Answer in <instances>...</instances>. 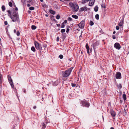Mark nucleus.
I'll use <instances>...</instances> for the list:
<instances>
[{
  "instance_id": "f257e3e1",
  "label": "nucleus",
  "mask_w": 129,
  "mask_h": 129,
  "mask_svg": "<svg viewBox=\"0 0 129 129\" xmlns=\"http://www.w3.org/2000/svg\"><path fill=\"white\" fill-rule=\"evenodd\" d=\"M10 18L13 22H17L19 24L20 23V20L18 15L14 10L12 11V15Z\"/></svg>"
},
{
  "instance_id": "f03ea898",
  "label": "nucleus",
  "mask_w": 129,
  "mask_h": 129,
  "mask_svg": "<svg viewBox=\"0 0 129 129\" xmlns=\"http://www.w3.org/2000/svg\"><path fill=\"white\" fill-rule=\"evenodd\" d=\"M73 68L71 67L64 72H62V76L64 77H67L69 76L72 71Z\"/></svg>"
},
{
  "instance_id": "7ed1b4c3",
  "label": "nucleus",
  "mask_w": 129,
  "mask_h": 129,
  "mask_svg": "<svg viewBox=\"0 0 129 129\" xmlns=\"http://www.w3.org/2000/svg\"><path fill=\"white\" fill-rule=\"evenodd\" d=\"M34 43L36 48L39 51L41 52L42 49V47L40 44L37 41H35L34 42Z\"/></svg>"
},
{
  "instance_id": "20e7f679",
  "label": "nucleus",
  "mask_w": 129,
  "mask_h": 129,
  "mask_svg": "<svg viewBox=\"0 0 129 129\" xmlns=\"http://www.w3.org/2000/svg\"><path fill=\"white\" fill-rule=\"evenodd\" d=\"M8 81L9 82L10 84L11 85L13 89L14 88V86L12 81V80L11 79V76L9 75H8Z\"/></svg>"
},
{
  "instance_id": "39448f33",
  "label": "nucleus",
  "mask_w": 129,
  "mask_h": 129,
  "mask_svg": "<svg viewBox=\"0 0 129 129\" xmlns=\"http://www.w3.org/2000/svg\"><path fill=\"white\" fill-rule=\"evenodd\" d=\"M85 24V21L84 20H83L78 24V26L80 28L82 29L84 28Z\"/></svg>"
},
{
  "instance_id": "423d86ee",
  "label": "nucleus",
  "mask_w": 129,
  "mask_h": 129,
  "mask_svg": "<svg viewBox=\"0 0 129 129\" xmlns=\"http://www.w3.org/2000/svg\"><path fill=\"white\" fill-rule=\"evenodd\" d=\"M81 102L82 104V105L84 107H88L90 105L89 103L87 102L86 101H82Z\"/></svg>"
},
{
  "instance_id": "0eeeda50",
  "label": "nucleus",
  "mask_w": 129,
  "mask_h": 129,
  "mask_svg": "<svg viewBox=\"0 0 129 129\" xmlns=\"http://www.w3.org/2000/svg\"><path fill=\"white\" fill-rule=\"evenodd\" d=\"M110 113L113 119H115V116L116 115V113L112 109H110Z\"/></svg>"
},
{
  "instance_id": "6e6552de",
  "label": "nucleus",
  "mask_w": 129,
  "mask_h": 129,
  "mask_svg": "<svg viewBox=\"0 0 129 129\" xmlns=\"http://www.w3.org/2000/svg\"><path fill=\"white\" fill-rule=\"evenodd\" d=\"M114 47L115 48L118 50H119L121 48L120 44L117 42L115 43L114 45Z\"/></svg>"
},
{
  "instance_id": "1a4fd4ad",
  "label": "nucleus",
  "mask_w": 129,
  "mask_h": 129,
  "mask_svg": "<svg viewBox=\"0 0 129 129\" xmlns=\"http://www.w3.org/2000/svg\"><path fill=\"white\" fill-rule=\"evenodd\" d=\"M116 78L118 79H120L121 78V73L119 72H117L116 73Z\"/></svg>"
},
{
  "instance_id": "9d476101",
  "label": "nucleus",
  "mask_w": 129,
  "mask_h": 129,
  "mask_svg": "<svg viewBox=\"0 0 129 129\" xmlns=\"http://www.w3.org/2000/svg\"><path fill=\"white\" fill-rule=\"evenodd\" d=\"M75 12L77 11L79 9V6L77 4H75L73 7Z\"/></svg>"
},
{
  "instance_id": "9b49d317",
  "label": "nucleus",
  "mask_w": 129,
  "mask_h": 129,
  "mask_svg": "<svg viewBox=\"0 0 129 129\" xmlns=\"http://www.w3.org/2000/svg\"><path fill=\"white\" fill-rule=\"evenodd\" d=\"M95 0H91L89 2V3L88 4V5L90 6H92L95 2Z\"/></svg>"
},
{
  "instance_id": "f8f14e48",
  "label": "nucleus",
  "mask_w": 129,
  "mask_h": 129,
  "mask_svg": "<svg viewBox=\"0 0 129 129\" xmlns=\"http://www.w3.org/2000/svg\"><path fill=\"white\" fill-rule=\"evenodd\" d=\"M123 18H122L120 21V22L118 24V25L120 26H122L123 24Z\"/></svg>"
},
{
  "instance_id": "ddd939ff",
  "label": "nucleus",
  "mask_w": 129,
  "mask_h": 129,
  "mask_svg": "<svg viewBox=\"0 0 129 129\" xmlns=\"http://www.w3.org/2000/svg\"><path fill=\"white\" fill-rule=\"evenodd\" d=\"M87 7H83L80 8V11H87Z\"/></svg>"
},
{
  "instance_id": "4468645a",
  "label": "nucleus",
  "mask_w": 129,
  "mask_h": 129,
  "mask_svg": "<svg viewBox=\"0 0 129 129\" xmlns=\"http://www.w3.org/2000/svg\"><path fill=\"white\" fill-rule=\"evenodd\" d=\"M47 123V122H43L42 123V129H44V128L46 127Z\"/></svg>"
},
{
  "instance_id": "2eb2a0df",
  "label": "nucleus",
  "mask_w": 129,
  "mask_h": 129,
  "mask_svg": "<svg viewBox=\"0 0 129 129\" xmlns=\"http://www.w3.org/2000/svg\"><path fill=\"white\" fill-rule=\"evenodd\" d=\"M85 47L87 50V53L88 54H89V47L88 44H86Z\"/></svg>"
},
{
  "instance_id": "dca6fc26",
  "label": "nucleus",
  "mask_w": 129,
  "mask_h": 129,
  "mask_svg": "<svg viewBox=\"0 0 129 129\" xmlns=\"http://www.w3.org/2000/svg\"><path fill=\"white\" fill-rule=\"evenodd\" d=\"M72 17L74 18L75 19H78V16L75 15H73L72 16Z\"/></svg>"
},
{
  "instance_id": "f3484780",
  "label": "nucleus",
  "mask_w": 129,
  "mask_h": 129,
  "mask_svg": "<svg viewBox=\"0 0 129 129\" xmlns=\"http://www.w3.org/2000/svg\"><path fill=\"white\" fill-rule=\"evenodd\" d=\"M49 12L50 13L53 15H54L55 14V11L53 10H49Z\"/></svg>"
},
{
  "instance_id": "a211bd4d",
  "label": "nucleus",
  "mask_w": 129,
  "mask_h": 129,
  "mask_svg": "<svg viewBox=\"0 0 129 129\" xmlns=\"http://www.w3.org/2000/svg\"><path fill=\"white\" fill-rule=\"evenodd\" d=\"M90 0H82V4H84L86 3L89 1Z\"/></svg>"
},
{
  "instance_id": "6ab92c4d",
  "label": "nucleus",
  "mask_w": 129,
  "mask_h": 129,
  "mask_svg": "<svg viewBox=\"0 0 129 129\" xmlns=\"http://www.w3.org/2000/svg\"><path fill=\"white\" fill-rule=\"evenodd\" d=\"M98 10V7L97 6H96L94 8V10L95 12H97Z\"/></svg>"
},
{
  "instance_id": "aec40b11",
  "label": "nucleus",
  "mask_w": 129,
  "mask_h": 129,
  "mask_svg": "<svg viewBox=\"0 0 129 129\" xmlns=\"http://www.w3.org/2000/svg\"><path fill=\"white\" fill-rule=\"evenodd\" d=\"M75 4L72 3H70L69 4V5L72 7H73Z\"/></svg>"
},
{
  "instance_id": "412c9836",
  "label": "nucleus",
  "mask_w": 129,
  "mask_h": 129,
  "mask_svg": "<svg viewBox=\"0 0 129 129\" xmlns=\"http://www.w3.org/2000/svg\"><path fill=\"white\" fill-rule=\"evenodd\" d=\"M31 50L34 52H35L36 51V49L34 46H32L31 47Z\"/></svg>"
},
{
  "instance_id": "4be33fe9",
  "label": "nucleus",
  "mask_w": 129,
  "mask_h": 129,
  "mask_svg": "<svg viewBox=\"0 0 129 129\" xmlns=\"http://www.w3.org/2000/svg\"><path fill=\"white\" fill-rule=\"evenodd\" d=\"M43 47H44L46 48L47 47V43L46 42H44V43Z\"/></svg>"
},
{
  "instance_id": "5701e85b",
  "label": "nucleus",
  "mask_w": 129,
  "mask_h": 129,
  "mask_svg": "<svg viewBox=\"0 0 129 129\" xmlns=\"http://www.w3.org/2000/svg\"><path fill=\"white\" fill-rule=\"evenodd\" d=\"M95 18L97 20H98L99 19V15L98 14H97L95 15Z\"/></svg>"
},
{
  "instance_id": "b1692460",
  "label": "nucleus",
  "mask_w": 129,
  "mask_h": 129,
  "mask_svg": "<svg viewBox=\"0 0 129 129\" xmlns=\"http://www.w3.org/2000/svg\"><path fill=\"white\" fill-rule=\"evenodd\" d=\"M123 97L124 100L125 101L126 99V96L125 93L123 94Z\"/></svg>"
},
{
  "instance_id": "393cba45",
  "label": "nucleus",
  "mask_w": 129,
  "mask_h": 129,
  "mask_svg": "<svg viewBox=\"0 0 129 129\" xmlns=\"http://www.w3.org/2000/svg\"><path fill=\"white\" fill-rule=\"evenodd\" d=\"M31 29H35L36 28V27L34 25H32L31 26Z\"/></svg>"
},
{
  "instance_id": "a878e982",
  "label": "nucleus",
  "mask_w": 129,
  "mask_h": 129,
  "mask_svg": "<svg viewBox=\"0 0 129 129\" xmlns=\"http://www.w3.org/2000/svg\"><path fill=\"white\" fill-rule=\"evenodd\" d=\"M7 12L8 13V15L9 16H10V17L11 16V11L10 10H8L7 11Z\"/></svg>"
},
{
  "instance_id": "bb28decb",
  "label": "nucleus",
  "mask_w": 129,
  "mask_h": 129,
  "mask_svg": "<svg viewBox=\"0 0 129 129\" xmlns=\"http://www.w3.org/2000/svg\"><path fill=\"white\" fill-rule=\"evenodd\" d=\"M2 9L3 11H4L5 9V8L4 6H2Z\"/></svg>"
},
{
  "instance_id": "cd10ccee",
  "label": "nucleus",
  "mask_w": 129,
  "mask_h": 129,
  "mask_svg": "<svg viewBox=\"0 0 129 129\" xmlns=\"http://www.w3.org/2000/svg\"><path fill=\"white\" fill-rule=\"evenodd\" d=\"M89 24L91 26L93 25L94 24V23L92 21H90V22Z\"/></svg>"
},
{
  "instance_id": "c85d7f7f",
  "label": "nucleus",
  "mask_w": 129,
  "mask_h": 129,
  "mask_svg": "<svg viewBox=\"0 0 129 129\" xmlns=\"http://www.w3.org/2000/svg\"><path fill=\"white\" fill-rule=\"evenodd\" d=\"M2 77H1V78H0V86L2 85Z\"/></svg>"
},
{
  "instance_id": "c756f323",
  "label": "nucleus",
  "mask_w": 129,
  "mask_h": 129,
  "mask_svg": "<svg viewBox=\"0 0 129 129\" xmlns=\"http://www.w3.org/2000/svg\"><path fill=\"white\" fill-rule=\"evenodd\" d=\"M67 19L68 21H72L73 20L70 17H68V18Z\"/></svg>"
},
{
  "instance_id": "7c9ffc66",
  "label": "nucleus",
  "mask_w": 129,
  "mask_h": 129,
  "mask_svg": "<svg viewBox=\"0 0 129 129\" xmlns=\"http://www.w3.org/2000/svg\"><path fill=\"white\" fill-rule=\"evenodd\" d=\"M29 9L30 10H33L35 8L34 7H29Z\"/></svg>"
},
{
  "instance_id": "2f4dec72",
  "label": "nucleus",
  "mask_w": 129,
  "mask_h": 129,
  "mask_svg": "<svg viewBox=\"0 0 129 129\" xmlns=\"http://www.w3.org/2000/svg\"><path fill=\"white\" fill-rule=\"evenodd\" d=\"M9 6L10 7H12V3L10 2L9 3Z\"/></svg>"
},
{
  "instance_id": "473e14b6",
  "label": "nucleus",
  "mask_w": 129,
  "mask_h": 129,
  "mask_svg": "<svg viewBox=\"0 0 129 129\" xmlns=\"http://www.w3.org/2000/svg\"><path fill=\"white\" fill-rule=\"evenodd\" d=\"M126 111L125 109H124L123 112V114L124 115H126Z\"/></svg>"
},
{
  "instance_id": "72a5a7b5",
  "label": "nucleus",
  "mask_w": 129,
  "mask_h": 129,
  "mask_svg": "<svg viewBox=\"0 0 129 129\" xmlns=\"http://www.w3.org/2000/svg\"><path fill=\"white\" fill-rule=\"evenodd\" d=\"M60 17V16L58 14L56 16V18L57 19H59Z\"/></svg>"
},
{
  "instance_id": "f704fd0d",
  "label": "nucleus",
  "mask_w": 129,
  "mask_h": 129,
  "mask_svg": "<svg viewBox=\"0 0 129 129\" xmlns=\"http://www.w3.org/2000/svg\"><path fill=\"white\" fill-rule=\"evenodd\" d=\"M71 85L72 87H75L76 86V84L75 83H71Z\"/></svg>"
},
{
  "instance_id": "c9c22d12",
  "label": "nucleus",
  "mask_w": 129,
  "mask_h": 129,
  "mask_svg": "<svg viewBox=\"0 0 129 129\" xmlns=\"http://www.w3.org/2000/svg\"><path fill=\"white\" fill-rule=\"evenodd\" d=\"M64 24L63 23V22L62 23L61 25V28H63L65 26V25H64Z\"/></svg>"
},
{
  "instance_id": "e433bc0d",
  "label": "nucleus",
  "mask_w": 129,
  "mask_h": 129,
  "mask_svg": "<svg viewBox=\"0 0 129 129\" xmlns=\"http://www.w3.org/2000/svg\"><path fill=\"white\" fill-rule=\"evenodd\" d=\"M65 31V29H61V33L64 32Z\"/></svg>"
},
{
  "instance_id": "4c0bfd02",
  "label": "nucleus",
  "mask_w": 129,
  "mask_h": 129,
  "mask_svg": "<svg viewBox=\"0 0 129 129\" xmlns=\"http://www.w3.org/2000/svg\"><path fill=\"white\" fill-rule=\"evenodd\" d=\"M59 57L60 59H62L63 57V56L62 55L60 54L59 55Z\"/></svg>"
},
{
  "instance_id": "58836bf2",
  "label": "nucleus",
  "mask_w": 129,
  "mask_h": 129,
  "mask_svg": "<svg viewBox=\"0 0 129 129\" xmlns=\"http://www.w3.org/2000/svg\"><path fill=\"white\" fill-rule=\"evenodd\" d=\"M101 7L102 8H106V6H105V5L104 4H102L101 5Z\"/></svg>"
},
{
  "instance_id": "ea45409f",
  "label": "nucleus",
  "mask_w": 129,
  "mask_h": 129,
  "mask_svg": "<svg viewBox=\"0 0 129 129\" xmlns=\"http://www.w3.org/2000/svg\"><path fill=\"white\" fill-rule=\"evenodd\" d=\"M70 0H60V1L64 2L63 1H69Z\"/></svg>"
},
{
  "instance_id": "a19ab883",
  "label": "nucleus",
  "mask_w": 129,
  "mask_h": 129,
  "mask_svg": "<svg viewBox=\"0 0 129 129\" xmlns=\"http://www.w3.org/2000/svg\"><path fill=\"white\" fill-rule=\"evenodd\" d=\"M55 85H58V82L57 81H56L55 82Z\"/></svg>"
},
{
  "instance_id": "79ce46f5",
  "label": "nucleus",
  "mask_w": 129,
  "mask_h": 129,
  "mask_svg": "<svg viewBox=\"0 0 129 129\" xmlns=\"http://www.w3.org/2000/svg\"><path fill=\"white\" fill-rule=\"evenodd\" d=\"M16 34L18 36H19L20 35V33L19 31H17Z\"/></svg>"
},
{
  "instance_id": "37998d69",
  "label": "nucleus",
  "mask_w": 129,
  "mask_h": 129,
  "mask_svg": "<svg viewBox=\"0 0 129 129\" xmlns=\"http://www.w3.org/2000/svg\"><path fill=\"white\" fill-rule=\"evenodd\" d=\"M112 37V38L113 39H116V37L115 36V35H113Z\"/></svg>"
},
{
  "instance_id": "c03bdc74",
  "label": "nucleus",
  "mask_w": 129,
  "mask_h": 129,
  "mask_svg": "<svg viewBox=\"0 0 129 129\" xmlns=\"http://www.w3.org/2000/svg\"><path fill=\"white\" fill-rule=\"evenodd\" d=\"M59 37H57V39H56V41L57 42L59 41Z\"/></svg>"
},
{
  "instance_id": "a18cd8bd",
  "label": "nucleus",
  "mask_w": 129,
  "mask_h": 129,
  "mask_svg": "<svg viewBox=\"0 0 129 129\" xmlns=\"http://www.w3.org/2000/svg\"><path fill=\"white\" fill-rule=\"evenodd\" d=\"M116 28L117 30H118L119 28V26H116Z\"/></svg>"
},
{
  "instance_id": "49530a36",
  "label": "nucleus",
  "mask_w": 129,
  "mask_h": 129,
  "mask_svg": "<svg viewBox=\"0 0 129 129\" xmlns=\"http://www.w3.org/2000/svg\"><path fill=\"white\" fill-rule=\"evenodd\" d=\"M122 85H121V84H119V86H118L119 88H122Z\"/></svg>"
},
{
  "instance_id": "de8ad7c7",
  "label": "nucleus",
  "mask_w": 129,
  "mask_h": 129,
  "mask_svg": "<svg viewBox=\"0 0 129 129\" xmlns=\"http://www.w3.org/2000/svg\"><path fill=\"white\" fill-rule=\"evenodd\" d=\"M67 20H65L63 22L64 24H66L67 23Z\"/></svg>"
},
{
  "instance_id": "09e8293b",
  "label": "nucleus",
  "mask_w": 129,
  "mask_h": 129,
  "mask_svg": "<svg viewBox=\"0 0 129 129\" xmlns=\"http://www.w3.org/2000/svg\"><path fill=\"white\" fill-rule=\"evenodd\" d=\"M4 24L5 25H7L8 24V22L7 21H6L4 22Z\"/></svg>"
},
{
  "instance_id": "8fccbe9b",
  "label": "nucleus",
  "mask_w": 129,
  "mask_h": 129,
  "mask_svg": "<svg viewBox=\"0 0 129 129\" xmlns=\"http://www.w3.org/2000/svg\"><path fill=\"white\" fill-rule=\"evenodd\" d=\"M70 29L69 28H68L67 29V30L66 31V32L67 33H68L69 32V30Z\"/></svg>"
},
{
  "instance_id": "3c124183",
  "label": "nucleus",
  "mask_w": 129,
  "mask_h": 129,
  "mask_svg": "<svg viewBox=\"0 0 129 129\" xmlns=\"http://www.w3.org/2000/svg\"><path fill=\"white\" fill-rule=\"evenodd\" d=\"M23 91L24 93H26V90H25L24 89H23Z\"/></svg>"
},
{
  "instance_id": "603ef678",
  "label": "nucleus",
  "mask_w": 129,
  "mask_h": 129,
  "mask_svg": "<svg viewBox=\"0 0 129 129\" xmlns=\"http://www.w3.org/2000/svg\"><path fill=\"white\" fill-rule=\"evenodd\" d=\"M15 7V10L16 11H17L18 10V8L16 6Z\"/></svg>"
},
{
  "instance_id": "864d4df0",
  "label": "nucleus",
  "mask_w": 129,
  "mask_h": 129,
  "mask_svg": "<svg viewBox=\"0 0 129 129\" xmlns=\"http://www.w3.org/2000/svg\"><path fill=\"white\" fill-rule=\"evenodd\" d=\"M14 33H16V30L15 29H14Z\"/></svg>"
},
{
  "instance_id": "5fc2aeb1",
  "label": "nucleus",
  "mask_w": 129,
  "mask_h": 129,
  "mask_svg": "<svg viewBox=\"0 0 129 129\" xmlns=\"http://www.w3.org/2000/svg\"><path fill=\"white\" fill-rule=\"evenodd\" d=\"M27 6L28 7H29L30 6V4H27Z\"/></svg>"
},
{
  "instance_id": "6e6d98bb",
  "label": "nucleus",
  "mask_w": 129,
  "mask_h": 129,
  "mask_svg": "<svg viewBox=\"0 0 129 129\" xmlns=\"http://www.w3.org/2000/svg\"><path fill=\"white\" fill-rule=\"evenodd\" d=\"M33 109H35L36 108V106H35L33 107Z\"/></svg>"
},
{
  "instance_id": "4d7b16f0",
  "label": "nucleus",
  "mask_w": 129,
  "mask_h": 129,
  "mask_svg": "<svg viewBox=\"0 0 129 129\" xmlns=\"http://www.w3.org/2000/svg\"><path fill=\"white\" fill-rule=\"evenodd\" d=\"M115 33H116V31H114L113 32V34H115Z\"/></svg>"
},
{
  "instance_id": "13d9d810",
  "label": "nucleus",
  "mask_w": 129,
  "mask_h": 129,
  "mask_svg": "<svg viewBox=\"0 0 129 129\" xmlns=\"http://www.w3.org/2000/svg\"><path fill=\"white\" fill-rule=\"evenodd\" d=\"M1 77H2V75L0 72V78H1Z\"/></svg>"
},
{
  "instance_id": "bf43d9fd",
  "label": "nucleus",
  "mask_w": 129,
  "mask_h": 129,
  "mask_svg": "<svg viewBox=\"0 0 129 129\" xmlns=\"http://www.w3.org/2000/svg\"><path fill=\"white\" fill-rule=\"evenodd\" d=\"M45 16L46 17H48V16L47 14H45Z\"/></svg>"
},
{
  "instance_id": "052dcab7",
  "label": "nucleus",
  "mask_w": 129,
  "mask_h": 129,
  "mask_svg": "<svg viewBox=\"0 0 129 129\" xmlns=\"http://www.w3.org/2000/svg\"><path fill=\"white\" fill-rule=\"evenodd\" d=\"M110 129H114V128L113 127H111L110 128Z\"/></svg>"
},
{
  "instance_id": "680f3d73",
  "label": "nucleus",
  "mask_w": 129,
  "mask_h": 129,
  "mask_svg": "<svg viewBox=\"0 0 129 129\" xmlns=\"http://www.w3.org/2000/svg\"><path fill=\"white\" fill-rule=\"evenodd\" d=\"M57 26H59L60 25L59 24H57Z\"/></svg>"
},
{
  "instance_id": "e2e57ef3",
  "label": "nucleus",
  "mask_w": 129,
  "mask_h": 129,
  "mask_svg": "<svg viewBox=\"0 0 129 129\" xmlns=\"http://www.w3.org/2000/svg\"><path fill=\"white\" fill-rule=\"evenodd\" d=\"M45 6L46 7V6H47L45 4H44L43 6Z\"/></svg>"
},
{
  "instance_id": "0e129e2a",
  "label": "nucleus",
  "mask_w": 129,
  "mask_h": 129,
  "mask_svg": "<svg viewBox=\"0 0 129 129\" xmlns=\"http://www.w3.org/2000/svg\"><path fill=\"white\" fill-rule=\"evenodd\" d=\"M41 2H42L43 1V0H40Z\"/></svg>"
},
{
  "instance_id": "69168bd1",
  "label": "nucleus",
  "mask_w": 129,
  "mask_h": 129,
  "mask_svg": "<svg viewBox=\"0 0 129 129\" xmlns=\"http://www.w3.org/2000/svg\"><path fill=\"white\" fill-rule=\"evenodd\" d=\"M25 0H21V1H25Z\"/></svg>"
},
{
  "instance_id": "338daca9",
  "label": "nucleus",
  "mask_w": 129,
  "mask_h": 129,
  "mask_svg": "<svg viewBox=\"0 0 129 129\" xmlns=\"http://www.w3.org/2000/svg\"><path fill=\"white\" fill-rule=\"evenodd\" d=\"M69 95H70V96H71V94H70Z\"/></svg>"
},
{
  "instance_id": "774afa93",
  "label": "nucleus",
  "mask_w": 129,
  "mask_h": 129,
  "mask_svg": "<svg viewBox=\"0 0 129 129\" xmlns=\"http://www.w3.org/2000/svg\"><path fill=\"white\" fill-rule=\"evenodd\" d=\"M128 2L129 3V0H128Z\"/></svg>"
}]
</instances>
